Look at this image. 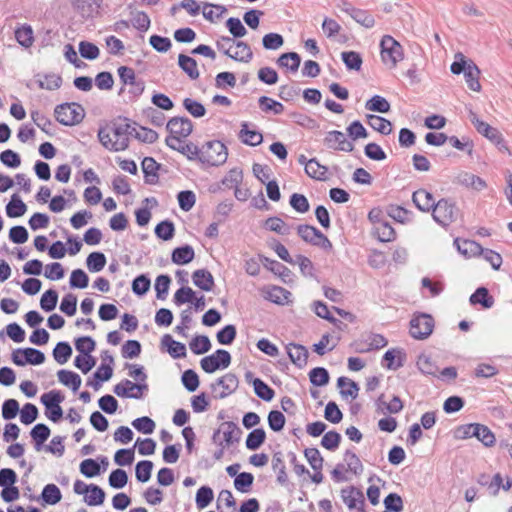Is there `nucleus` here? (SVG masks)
I'll return each instance as SVG.
<instances>
[{"label":"nucleus","instance_id":"f257e3e1","mask_svg":"<svg viewBox=\"0 0 512 512\" xmlns=\"http://www.w3.org/2000/svg\"><path fill=\"white\" fill-rule=\"evenodd\" d=\"M136 130L135 125H131L127 119L114 122L111 126L100 128L98 139L100 143L110 151H123L128 148L129 137L133 136Z\"/></svg>","mask_w":512,"mask_h":512},{"label":"nucleus","instance_id":"f03ea898","mask_svg":"<svg viewBox=\"0 0 512 512\" xmlns=\"http://www.w3.org/2000/svg\"><path fill=\"white\" fill-rule=\"evenodd\" d=\"M228 157V149L219 140L207 141L202 145V166L212 167L224 164Z\"/></svg>","mask_w":512,"mask_h":512},{"label":"nucleus","instance_id":"7ed1b4c3","mask_svg":"<svg viewBox=\"0 0 512 512\" xmlns=\"http://www.w3.org/2000/svg\"><path fill=\"white\" fill-rule=\"evenodd\" d=\"M460 215V209L450 198H441L437 201L432 211V217L442 227H448L455 222Z\"/></svg>","mask_w":512,"mask_h":512},{"label":"nucleus","instance_id":"20e7f679","mask_svg":"<svg viewBox=\"0 0 512 512\" xmlns=\"http://www.w3.org/2000/svg\"><path fill=\"white\" fill-rule=\"evenodd\" d=\"M456 433L457 437L461 439L475 437L486 447H492L496 441L494 433L486 425L480 423L461 425L457 428Z\"/></svg>","mask_w":512,"mask_h":512},{"label":"nucleus","instance_id":"39448f33","mask_svg":"<svg viewBox=\"0 0 512 512\" xmlns=\"http://www.w3.org/2000/svg\"><path fill=\"white\" fill-rule=\"evenodd\" d=\"M54 115L60 124L65 126H74L83 120L85 117V110L76 102L63 103L55 107Z\"/></svg>","mask_w":512,"mask_h":512},{"label":"nucleus","instance_id":"423d86ee","mask_svg":"<svg viewBox=\"0 0 512 512\" xmlns=\"http://www.w3.org/2000/svg\"><path fill=\"white\" fill-rule=\"evenodd\" d=\"M381 59L390 68H395L404 57L403 47L390 35H384L380 41Z\"/></svg>","mask_w":512,"mask_h":512},{"label":"nucleus","instance_id":"0eeeda50","mask_svg":"<svg viewBox=\"0 0 512 512\" xmlns=\"http://www.w3.org/2000/svg\"><path fill=\"white\" fill-rule=\"evenodd\" d=\"M166 130L169 133L165 138L168 147L172 145L171 139L179 138V140L187 139L193 131L192 121L185 116L172 117L166 124Z\"/></svg>","mask_w":512,"mask_h":512},{"label":"nucleus","instance_id":"6e6552de","mask_svg":"<svg viewBox=\"0 0 512 512\" xmlns=\"http://www.w3.org/2000/svg\"><path fill=\"white\" fill-rule=\"evenodd\" d=\"M434 326V318L430 314L417 313L410 320L409 333L414 339L424 340L432 334Z\"/></svg>","mask_w":512,"mask_h":512},{"label":"nucleus","instance_id":"1a4fd4ad","mask_svg":"<svg viewBox=\"0 0 512 512\" xmlns=\"http://www.w3.org/2000/svg\"><path fill=\"white\" fill-rule=\"evenodd\" d=\"M232 357L229 351L217 349L213 354L203 357L200 366L204 372L212 374L219 369H226L230 366Z\"/></svg>","mask_w":512,"mask_h":512},{"label":"nucleus","instance_id":"9d476101","mask_svg":"<svg viewBox=\"0 0 512 512\" xmlns=\"http://www.w3.org/2000/svg\"><path fill=\"white\" fill-rule=\"evenodd\" d=\"M170 143L171 149L178 151L190 161H197L202 165V146L194 144L187 139L179 140V138H172Z\"/></svg>","mask_w":512,"mask_h":512},{"label":"nucleus","instance_id":"9b49d317","mask_svg":"<svg viewBox=\"0 0 512 512\" xmlns=\"http://www.w3.org/2000/svg\"><path fill=\"white\" fill-rule=\"evenodd\" d=\"M324 144L327 148L333 150H340L345 152H352L354 145L348 141L343 132L332 130L326 133Z\"/></svg>","mask_w":512,"mask_h":512},{"label":"nucleus","instance_id":"f8f14e48","mask_svg":"<svg viewBox=\"0 0 512 512\" xmlns=\"http://www.w3.org/2000/svg\"><path fill=\"white\" fill-rule=\"evenodd\" d=\"M238 385L239 380L237 375L229 372L211 383L210 388L212 391H215L217 386H221L223 390L219 395H216L215 398L223 399L234 393L237 390Z\"/></svg>","mask_w":512,"mask_h":512},{"label":"nucleus","instance_id":"ddd939ff","mask_svg":"<svg viewBox=\"0 0 512 512\" xmlns=\"http://www.w3.org/2000/svg\"><path fill=\"white\" fill-rule=\"evenodd\" d=\"M407 354L402 348H391L382 357V366L388 370H397L404 366Z\"/></svg>","mask_w":512,"mask_h":512},{"label":"nucleus","instance_id":"4468645a","mask_svg":"<svg viewBox=\"0 0 512 512\" xmlns=\"http://www.w3.org/2000/svg\"><path fill=\"white\" fill-rule=\"evenodd\" d=\"M259 259L266 269L280 277L284 283H290L292 281L293 273L284 264L264 255H259Z\"/></svg>","mask_w":512,"mask_h":512},{"label":"nucleus","instance_id":"2eb2a0df","mask_svg":"<svg viewBox=\"0 0 512 512\" xmlns=\"http://www.w3.org/2000/svg\"><path fill=\"white\" fill-rule=\"evenodd\" d=\"M146 388L145 384H136L126 379L115 385L113 391L119 397L140 399L142 396L141 390Z\"/></svg>","mask_w":512,"mask_h":512},{"label":"nucleus","instance_id":"dca6fc26","mask_svg":"<svg viewBox=\"0 0 512 512\" xmlns=\"http://www.w3.org/2000/svg\"><path fill=\"white\" fill-rule=\"evenodd\" d=\"M412 202L416 208L421 212L433 211L435 204L437 203L432 193L426 189L420 188L413 192Z\"/></svg>","mask_w":512,"mask_h":512},{"label":"nucleus","instance_id":"f3484780","mask_svg":"<svg viewBox=\"0 0 512 512\" xmlns=\"http://www.w3.org/2000/svg\"><path fill=\"white\" fill-rule=\"evenodd\" d=\"M469 119L476 131L491 142H493L501 133L497 128L492 127L485 121L481 120L472 110L469 111Z\"/></svg>","mask_w":512,"mask_h":512},{"label":"nucleus","instance_id":"a211bd4d","mask_svg":"<svg viewBox=\"0 0 512 512\" xmlns=\"http://www.w3.org/2000/svg\"><path fill=\"white\" fill-rule=\"evenodd\" d=\"M162 348H165L173 359H181L187 355L185 344L174 340L170 334L162 336Z\"/></svg>","mask_w":512,"mask_h":512},{"label":"nucleus","instance_id":"6ab92c4d","mask_svg":"<svg viewBox=\"0 0 512 512\" xmlns=\"http://www.w3.org/2000/svg\"><path fill=\"white\" fill-rule=\"evenodd\" d=\"M341 498L349 509L357 508V503L365 505L363 492L355 486H348L341 490Z\"/></svg>","mask_w":512,"mask_h":512},{"label":"nucleus","instance_id":"aec40b11","mask_svg":"<svg viewBox=\"0 0 512 512\" xmlns=\"http://www.w3.org/2000/svg\"><path fill=\"white\" fill-rule=\"evenodd\" d=\"M262 292L266 300L278 305L288 303L289 297L291 296V293L287 289L275 285L263 288Z\"/></svg>","mask_w":512,"mask_h":512},{"label":"nucleus","instance_id":"412c9836","mask_svg":"<svg viewBox=\"0 0 512 512\" xmlns=\"http://www.w3.org/2000/svg\"><path fill=\"white\" fill-rule=\"evenodd\" d=\"M192 281L196 287L206 292L212 291L215 286L213 275L205 268L195 270L192 274Z\"/></svg>","mask_w":512,"mask_h":512},{"label":"nucleus","instance_id":"4be33fe9","mask_svg":"<svg viewBox=\"0 0 512 512\" xmlns=\"http://www.w3.org/2000/svg\"><path fill=\"white\" fill-rule=\"evenodd\" d=\"M287 354L291 362L298 368L307 364L308 350L305 346L296 343H290L287 347Z\"/></svg>","mask_w":512,"mask_h":512},{"label":"nucleus","instance_id":"5701e85b","mask_svg":"<svg viewBox=\"0 0 512 512\" xmlns=\"http://www.w3.org/2000/svg\"><path fill=\"white\" fill-rule=\"evenodd\" d=\"M76 8L83 18H93L100 13L102 0H76Z\"/></svg>","mask_w":512,"mask_h":512},{"label":"nucleus","instance_id":"b1692460","mask_svg":"<svg viewBox=\"0 0 512 512\" xmlns=\"http://www.w3.org/2000/svg\"><path fill=\"white\" fill-rule=\"evenodd\" d=\"M195 258V251L189 244H185L173 249L171 261L176 265H186Z\"/></svg>","mask_w":512,"mask_h":512},{"label":"nucleus","instance_id":"393cba45","mask_svg":"<svg viewBox=\"0 0 512 512\" xmlns=\"http://www.w3.org/2000/svg\"><path fill=\"white\" fill-rule=\"evenodd\" d=\"M471 305H481L484 309H490L494 305V298L490 294L489 290L484 287H478L469 298Z\"/></svg>","mask_w":512,"mask_h":512},{"label":"nucleus","instance_id":"a878e982","mask_svg":"<svg viewBox=\"0 0 512 512\" xmlns=\"http://www.w3.org/2000/svg\"><path fill=\"white\" fill-rule=\"evenodd\" d=\"M221 428L223 431L225 446H230L235 442H239L242 435V430L239 426L233 421H227L221 424Z\"/></svg>","mask_w":512,"mask_h":512},{"label":"nucleus","instance_id":"bb28decb","mask_svg":"<svg viewBox=\"0 0 512 512\" xmlns=\"http://www.w3.org/2000/svg\"><path fill=\"white\" fill-rule=\"evenodd\" d=\"M239 138L245 145L258 146L263 141V135L257 130H250L247 122L241 124Z\"/></svg>","mask_w":512,"mask_h":512},{"label":"nucleus","instance_id":"cd10ccee","mask_svg":"<svg viewBox=\"0 0 512 512\" xmlns=\"http://www.w3.org/2000/svg\"><path fill=\"white\" fill-rule=\"evenodd\" d=\"M454 245L457 251L466 257L478 255L482 251V246L474 240L456 238Z\"/></svg>","mask_w":512,"mask_h":512},{"label":"nucleus","instance_id":"c85d7f7f","mask_svg":"<svg viewBox=\"0 0 512 512\" xmlns=\"http://www.w3.org/2000/svg\"><path fill=\"white\" fill-rule=\"evenodd\" d=\"M178 66L180 69L187 74V76L191 80H196L199 78V70L197 67V62L194 58L185 55L179 54L178 56Z\"/></svg>","mask_w":512,"mask_h":512},{"label":"nucleus","instance_id":"c756f323","mask_svg":"<svg viewBox=\"0 0 512 512\" xmlns=\"http://www.w3.org/2000/svg\"><path fill=\"white\" fill-rule=\"evenodd\" d=\"M159 169L160 164H158L153 158H144L142 161V170L144 173L145 182L149 184H156L159 180Z\"/></svg>","mask_w":512,"mask_h":512},{"label":"nucleus","instance_id":"7c9ffc66","mask_svg":"<svg viewBox=\"0 0 512 512\" xmlns=\"http://www.w3.org/2000/svg\"><path fill=\"white\" fill-rule=\"evenodd\" d=\"M301 64V57L297 52H286L277 59V65L281 68H287L290 72L298 71Z\"/></svg>","mask_w":512,"mask_h":512},{"label":"nucleus","instance_id":"2f4dec72","mask_svg":"<svg viewBox=\"0 0 512 512\" xmlns=\"http://www.w3.org/2000/svg\"><path fill=\"white\" fill-rule=\"evenodd\" d=\"M272 469L277 472V482L282 486L286 485L288 483V475L281 451L273 453Z\"/></svg>","mask_w":512,"mask_h":512},{"label":"nucleus","instance_id":"473e14b6","mask_svg":"<svg viewBox=\"0 0 512 512\" xmlns=\"http://www.w3.org/2000/svg\"><path fill=\"white\" fill-rule=\"evenodd\" d=\"M50 428L43 423L36 424L30 431V435L35 442V449L40 451L43 444L50 436Z\"/></svg>","mask_w":512,"mask_h":512},{"label":"nucleus","instance_id":"72a5a7b5","mask_svg":"<svg viewBox=\"0 0 512 512\" xmlns=\"http://www.w3.org/2000/svg\"><path fill=\"white\" fill-rule=\"evenodd\" d=\"M337 386L341 389L340 394L342 397L357 398L360 389L357 382L345 376H341L337 379Z\"/></svg>","mask_w":512,"mask_h":512},{"label":"nucleus","instance_id":"f704fd0d","mask_svg":"<svg viewBox=\"0 0 512 512\" xmlns=\"http://www.w3.org/2000/svg\"><path fill=\"white\" fill-rule=\"evenodd\" d=\"M367 122L371 128L381 133L382 135H389L392 132V123L390 120L374 115H367Z\"/></svg>","mask_w":512,"mask_h":512},{"label":"nucleus","instance_id":"c9c22d12","mask_svg":"<svg viewBox=\"0 0 512 512\" xmlns=\"http://www.w3.org/2000/svg\"><path fill=\"white\" fill-rule=\"evenodd\" d=\"M266 441V432L263 428L253 429L246 438L245 445L250 451L258 450Z\"/></svg>","mask_w":512,"mask_h":512},{"label":"nucleus","instance_id":"e433bc0d","mask_svg":"<svg viewBox=\"0 0 512 512\" xmlns=\"http://www.w3.org/2000/svg\"><path fill=\"white\" fill-rule=\"evenodd\" d=\"M27 210L26 204L17 194H13L9 203L6 205V214L10 218L21 217Z\"/></svg>","mask_w":512,"mask_h":512},{"label":"nucleus","instance_id":"4c0bfd02","mask_svg":"<svg viewBox=\"0 0 512 512\" xmlns=\"http://www.w3.org/2000/svg\"><path fill=\"white\" fill-rule=\"evenodd\" d=\"M57 376L60 383L70 387L73 391H77L82 382L77 373L65 369L59 370Z\"/></svg>","mask_w":512,"mask_h":512},{"label":"nucleus","instance_id":"58836bf2","mask_svg":"<svg viewBox=\"0 0 512 512\" xmlns=\"http://www.w3.org/2000/svg\"><path fill=\"white\" fill-rule=\"evenodd\" d=\"M373 235L382 243L391 242L396 239V231L387 221L376 226Z\"/></svg>","mask_w":512,"mask_h":512},{"label":"nucleus","instance_id":"ea45409f","mask_svg":"<svg viewBox=\"0 0 512 512\" xmlns=\"http://www.w3.org/2000/svg\"><path fill=\"white\" fill-rule=\"evenodd\" d=\"M252 385L257 397H259L265 402H270L273 400L275 396V391L262 379L255 378L252 381Z\"/></svg>","mask_w":512,"mask_h":512},{"label":"nucleus","instance_id":"a19ab883","mask_svg":"<svg viewBox=\"0 0 512 512\" xmlns=\"http://www.w3.org/2000/svg\"><path fill=\"white\" fill-rule=\"evenodd\" d=\"M264 228L275 232L279 235H288L291 227L286 224L280 217L271 216L268 217L263 224Z\"/></svg>","mask_w":512,"mask_h":512},{"label":"nucleus","instance_id":"79ce46f5","mask_svg":"<svg viewBox=\"0 0 512 512\" xmlns=\"http://www.w3.org/2000/svg\"><path fill=\"white\" fill-rule=\"evenodd\" d=\"M211 347L212 344L207 335H196L189 343L190 350L196 355L207 353Z\"/></svg>","mask_w":512,"mask_h":512},{"label":"nucleus","instance_id":"37998d69","mask_svg":"<svg viewBox=\"0 0 512 512\" xmlns=\"http://www.w3.org/2000/svg\"><path fill=\"white\" fill-rule=\"evenodd\" d=\"M480 73V69L474 62H471V65H469V68L464 73L467 86L472 91L479 92L481 90L479 82Z\"/></svg>","mask_w":512,"mask_h":512},{"label":"nucleus","instance_id":"c03bdc74","mask_svg":"<svg viewBox=\"0 0 512 512\" xmlns=\"http://www.w3.org/2000/svg\"><path fill=\"white\" fill-rule=\"evenodd\" d=\"M365 108L373 112L388 113L391 109V106L384 97L380 95H374L366 101Z\"/></svg>","mask_w":512,"mask_h":512},{"label":"nucleus","instance_id":"a18cd8bd","mask_svg":"<svg viewBox=\"0 0 512 512\" xmlns=\"http://www.w3.org/2000/svg\"><path fill=\"white\" fill-rule=\"evenodd\" d=\"M416 365L422 374L428 375V376H433V377L437 376L438 367L432 361L430 356H427L425 354H420L418 356Z\"/></svg>","mask_w":512,"mask_h":512},{"label":"nucleus","instance_id":"49530a36","mask_svg":"<svg viewBox=\"0 0 512 512\" xmlns=\"http://www.w3.org/2000/svg\"><path fill=\"white\" fill-rule=\"evenodd\" d=\"M309 379L313 386L323 387L330 381V375L326 368L315 367L309 372Z\"/></svg>","mask_w":512,"mask_h":512},{"label":"nucleus","instance_id":"de8ad7c7","mask_svg":"<svg viewBox=\"0 0 512 512\" xmlns=\"http://www.w3.org/2000/svg\"><path fill=\"white\" fill-rule=\"evenodd\" d=\"M341 59L347 70L359 71L361 69L363 60L360 53L356 51H343L341 53Z\"/></svg>","mask_w":512,"mask_h":512},{"label":"nucleus","instance_id":"09e8293b","mask_svg":"<svg viewBox=\"0 0 512 512\" xmlns=\"http://www.w3.org/2000/svg\"><path fill=\"white\" fill-rule=\"evenodd\" d=\"M52 354H53L55 361L58 364L63 365L71 357L72 347L70 346V344L68 342H64V341L58 342L56 344V346L54 347Z\"/></svg>","mask_w":512,"mask_h":512},{"label":"nucleus","instance_id":"8fccbe9b","mask_svg":"<svg viewBox=\"0 0 512 512\" xmlns=\"http://www.w3.org/2000/svg\"><path fill=\"white\" fill-rule=\"evenodd\" d=\"M107 259L102 252H92L86 259V265L90 272L96 273L101 271L106 265Z\"/></svg>","mask_w":512,"mask_h":512},{"label":"nucleus","instance_id":"3c124183","mask_svg":"<svg viewBox=\"0 0 512 512\" xmlns=\"http://www.w3.org/2000/svg\"><path fill=\"white\" fill-rule=\"evenodd\" d=\"M237 336L236 326L227 324L216 333L217 342L221 345H231Z\"/></svg>","mask_w":512,"mask_h":512},{"label":"nucleus","instance_id":"603ef678","mask_svg":"<svg viewBox=\"0 0 512 512\" xmlns=\"http://www.w3.org/2000/svg\"><path fill=\"white\" fill-rule=\"evenodd\" d=\"M214 498V492L211 487L203 485L201 486L195 496V502L198 509L206 508Z\"/></svg>","mask_w":512,"mask_h":512},{"label":"nucleus","instance_id":"864d4df0","mask_svg":"<svg viewBox=\"0 0 512 512\" xmlns=\"http://www.w3.org/2000/svg\"><path fill=\"white\" fill-rule=\"evenodd\" d=\"M105 496L106 494L101 487L95 484H91L89 492L84 496V501L89 506H99L103 504Z\"/></svg>","mask_w":512,"mask_h":512},{"label":"nucleus","instance_id":"5fc2aeb1","mask_svg":"<svg viewBox=\"0 0 512 512\" xmlns=\"http://www.w3.org/2000/svg\"><path fill=\"white\" fill-rule=\"evenodd\" d=\"M258 104L263 112H273L275 115H279L284 111V105L268 96H261L258 99Z\"/></svg>","mask_w":512,"mask_h":512},{"label":"nucleus","instance_id":"6e6d98bb","mask_svg":"<svg viewBox=\"0 0 512 512\" xmlns=\"http://www.w3.org/2000/svg\"><path fill=\"white\" fill-rule=\"evenodd\" d=\"M42 500L48 505H55L61 501L62 494L55 484H47L41 493Z\"/></svg>","mask_w":512,"mask_h":512},{"label":"nucleus","instance_id":"4d7b16f0","mask_svg":"<svg viewBox=\"0 0 512 512\" xmlns=\"http://www.w3.org/2000/svg\"><path fill=\"white\" fill-rule=\"evenodd\" d=\"M181 382L184 388L191 393L195 392L200 385L199 376L193 369H187L182 373Z\"/></svg>","mask_w":512,"mask_h":512},{"label":"nucleus","instance_id":"13d9d810","mask_svg":"<svg viewBox=\"0 0 512 512\" xmlns=\"http://www.w3.org/2000/svg\"><path fill=\"white\" fill-rule=\"evenodd\" d=\"M254 482V476L250 472H241L234 479V487L241 493H248Z\"/></svg>","mask_w":512,"mask_h":512},{"label":"nucleus","instance_id":"bf43d9fd","mask_svg":"<svg viewBox=\"0 0 512 512\" xmlns=\"http://www.w3.org/2000/svg\"><path fill=\"white\" fill-rule=\"evenodd\" d=\"M319 229L308 224H301L297 226V234L298 236L305 242L314 246V243L317 241V236L319 234Z\"/></svg>","mask_w":512,"mask_h":512},{"label":"nucleus","instance_id":"052dcab7","mask_svg":"<svg viewBox=\"0 0 512 512\" xmlns=\"http://www.w3.org/2000/svg\"><path fill=\"white\" fill-rule=\"evenodd\" d=\"M344 460L347 462L348 471L355 475H361L363 473V464L354 451L347 449L344 453Z\"/></svg>","mask_w":512,"mask_h":512},{"label":"nucleus","instance_id":"680f3d73","mask_svg":"<svg viewBox=\"0 0 512 512\" xmlns=\"http://www.w3.org/2000/svg\"><path fill=\"white\" fill-rule=\"evenodd\" d=\"M183 107L194 118H201L206 114L205 106L201 102L192 98H185L183 100Z\"/></svg>","mask_w":512,"mask_h":512},{"label":"nucleus","instance_id":"e2e57ef3","mask_svg":"<svg viewBox=\"0 0 512 512\" xmlns=\"http://www.w3.org/2000/svg\"><path fill=\"white\" fill-rule=\"evenodd\" d=\"M195 291L189 286L180 287L174 294L173 302L177 306L191 303L195 299Z\"/></svg>","mask_w":512,"mask_h":512},{"label":"nucleus","instance_id":"0e129e2a","mask_svg":"<svg viewBox=\"0 0 512 512\" xmlns=\"http://www.w3.org/2000/svg\"><path fill=\"white\" fill-rule=\"evenodd\" d=\"M15 37L17 42L25 48L31 47L34 42L33 30L29 25L18 28L15 31Z\"/></svg>","mask_w":512,"mask_h":512},{"label":"nucleus","instance_id":"69168bd1","mask_svg":"<svg viewBox=\"0 0 512 512\" xmlns=\"http://www.w3.org/2000/svg\"><path fill=\"white\" fill-rule=\"evenodd\" d=\"M351 10V18H353L357 23L361 24L365 28H372L375 25V19L372 14H370L366 10L362 9H350Z\"/></svg>","mask_w":512,"mask_h":512},{"label":"nucleus","instance_id":"338daca9","mask_svg":"<svg viewBox=\"0 0 512 512\" xmlns=\"http://www.w3.org/2000/svg\"><path fill=\"white\" fill-rule=\"evenodd\" d=\"M289 204L296 212L301 214L308 212L310 209L307 197L300 193H293L290 196Z\"/></svg>","mask_w":512,"mask_h":512},{"label":"nucleus","instance_id":"774afa93","mask_svg":"<svg viewBox=\"0 0 512 512\" xmlns=\"http://www.w3.org/2000/svg\"><path fill=\"white\" fill-rule=\"evenodd\" d=\"M383 503L385 509L389 512H401L404 508L402 497L395 492L389 493L384 498Z\"/></svg>","mask_w":512,"mask_h":512}]
</instances>
